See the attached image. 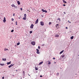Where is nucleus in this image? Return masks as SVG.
I'll use <instances>...</instances> for the list:
<instances>
[{"instance_id": "c03bdc74", "label": "nucleus", "mask_w": 79, "mask_h": 79, "mask_svg": "<svg viewBox=\"0 0 79 79\" xmlns=\"http://www.w3.org/2000/svg\"><path fill=\"white\" fill-rule=\"evenodd\" d=\"M19 19H21V17H19Z\"/></svg>"}, {"instance_id": "a19ab883", "label": "nucleus", "mask_w": 79, "mask_h": 79, "mask_svg": "<svg viewBox=\"0 0 79 79\" xmlns=\"http://www.w3.org/2000/svg\"><path fill=\"white\" fill-rule=\"evenodd\" d=\"M65 28H66V29H68V27H66Z\"/></svg>"}, {"instance_id": "6e6552de", "label": "nucleus", "mask_w": 79, "mask_h": 79, "mask_svg": "<svg viewBox=\"0 0 79 79\" xmlns=\"http://www.w3.org/2000/svg\"><path fill=\"white\" fill-rule=\"evenodd\" d=\"M3 22L4 23H6V18L5 17H4V19L3 20Z\"/></svg>"}, {"instance_id": "473e14b6", "label": "nucleus", "mask_w": 79, "mask_h": 79, "mask_svg": "<svg viewBox=\"0 0 79 79\" xmlns=\"http://www.w3.org/2000/svg\"><path fill=\"white\" fill-rule=\"evenodd\" d=\"M20 10H21V11H23V8H20Z\"/></svg>"}, {"instance_id": "4be33fe9", "label": "nucleus", "mask_w": 79, "mask_h": 79, "mask_svg": "<svg viewBox=\"0 0 79 79\" xmlns=\"http://www.w3.org/2000/svg\"><path fill=\"white\" fill-rule=\"evenodd\" d=\"M35 70H38V68H37V67H35Z\"/></svg>"}, {"instance_id": "f257e3e1", "label": "nucleus", "mask_w": 79, "mask_h": 79, "mask_svg": "<svg viewBox=\"0 0 79 79\" xmlns=\"http://www.w3.org/2000/svg\"><path fill=\"white\" fill-rule=\"evenodd\" d=\"M11 6L12 7H14L15 8H18V7L17 6H15V4H12L11 5Z\"/></svg>"}, {"instance_id": "79ce46f5", "label": "nucleus", "mask_w": 79, "mask_h": 79, "mask_svg": "<svg viewBox=\"0 0 79 79\" xmlns=\"http://www.w3.org/2000/svg\"><path fill=\"white\" fill-rule=\"evenodd\" d=\"M2 79H4V77H2Z\"/></svg>"}, {"instance_id": "3c124183", "label": "nucleus", "mask_w": 79, "mask_h": 79, "mask_svg": "<svg viewBox=\"0 0 79 79\" xmlns=\"http://www.w3.org/2000/svg\"><path fill=\"white\" fill-rule=\"evenodd\" d=\"M54 63H56V62H54Z\"/></svg>"}, {"instance_id": "c756f323", "label": "nucleus", "mask_w": 79, "mask_h": 79, "mask_svg": "<svg viewBox=\"0 0 79 79\" xmlns=\"http://www.w3.org/2000/svg\"><path fill=\"white\" fill-rule=\"evenodd\" d=\"M52 24V23L51 22H49V25H50V24Z\"/></svg>"}, {"instance_id": "dca6fc26", "label": "nucleus", "mask_w": 79, "mask_h": 79, "mask_svg": "<svg viewBox=\"0 0 79 79\" xmlns=\"http://www.w3.org/2000/svg\"><path fill=\"white\" fill-rule=\"evenodd\" d=\"M2 61H6V58L4 59V58H2Z\"/></svg>"}, {"instance_id": "9d476101", "label": "nucleus", "mask_w": 79, "mask_h": 79, "mask_svg": "<svg viewBox=\"0 0 79 79\" xmlns=\"http://www.w3.org/2000/svg\"><path fill=\"white\" fill-rule=\"evenodd\" d=\"M42 11H43V12H45V13L47 12V11L45 10H44V9H42Z\"/></svg>"}, {"instance_id": "f3484780", "label": "nucleus", "mask_w": 79, "mask_h": 79, "mask_svg": "<svg viewBox=\"0 0 79 79\" xmlns=\"http://www.w3.org/2000/svg\"><path fill=\"white\" fill-rule=\"evenodd\" d=\"M63 52H64V50H63L62 51H61L60 52V54H61Z\"/></svg>"}, {"instance_id": "58836bf2", "label": "nucleus", "mask_w": 79, "mask_h": 79, "mask_svg": "<svg viewBox=\"0 0 79 79\" xmlns=\"http://www.w3.org/2000/svg\"><path fill=\"white\" fill-rule=\"evenodd\" d=\"M63 6H66L64 4L63 5Z\"/></svg>"}, {"instance_id": "5701e85b", "label": "nucleus", "mask_w": 79, "mask_h": 79, "mask_svg": "<svg viewBox=\"0 0 79 79\" xmlns=\"http://www.w3.org/2000/svg\"><path fill=\"white\" fill-rule=\"evenodd\" d=\"M1 66H4V64H0Z\"/></svg>"}, {"instance_id": "f8f14e48", "label": "nucleus", "mask_w": 79, "mask_h": 79, "mask_svg": "<svg viewBox=\"0 0 79 79\" xmlns=\"http://www.w3.org/2000/svg\"><path fill=\"white\" fill-rule=\"evenodd\" d=\"M55 36L56 37H59V35H58V34L56 35H55Z\"/></svg>"}, {"instance_id": "a18cd8bd", "label": "nucleus", "mask_w": 79, "mask_h": 79, "mask_svg": "<svg viewBox=\"0 0 79 79\" xmlns=\"http://www.w3.org/2000/svg\"><path fill=\"white\" fill-rule=\"evenodd\" d=\"M64 14H66V12H64Z\"/></svg>"}, {"instance_id": "2f4dec72", "label": "nucleus", "mask_w": 79, "mask_h": 79, "mask_svg": "<svg viewBox=\"0 0 79 79\" xmlns=\"http://www.w3.org/2000/svg\"><path fill=\"white\" fill-rule=\"evenodd\" d=\"M11 20H12V21H14V19L13 18H12Z\"/></svg>"}, {"instance_id": "4c0bfd02", "label": "nucleus", "mask_w": 79, "mask_h": 79, "mask_svg": "<svg viewBox=\"0 0 79 79\" xmlns=\"http://www.w3.org/2000/svg\"><path fill=\"white\" fill-rule=\"evenodd\" d=\"M53 60H55V58L53 57Z\"/></svg>"}, {"instance_id": "2eb2a0df", "label": "nucleus", "mask_w": 79, "mask_h": 79, "mask_svg": "<svg viewBox=\"0 0 79 79\" xmlns=\"http://www.w3.org/2000/svg\"><path fill=\"white\" fill-rule=\"evenodd\" d=\"M44 63V62L43 61H42L41 62H40V64H39V65H40V64H42V63Z\"/></svg>"}, {"instance_id": "aec40b11", "label": "nucleus", "mask_w": 79, "mask_h": 79, "mask_svg": "<svg viewBox=\"0 0 79 79\" xmlns=\"http://www.w3.org/2000/svg\"><path fill=\"white\" fill-rule=\"evenodd\" d=\"M63 2L64 3H67V2L64 1H64H63Z\"/></svg>"}, {"instance_id": "0eeeda50", "label": "nucleus", "mask_w": 79, "mask_h": 79, "mask_svg": "<svg viewBox=\"0 0 79 79\" xmlns=\"http://www.w3.org/2000/svg\"><path fill=\"white\" fill-rule=\"evenodd\" d=\"M56 29H58V28H59V24H57L56 25Z\"/></svg>"}, {"instance_id": "7c9ffc66", "label": "nucleus", "mask_w": 79, "mask_h": 79, "mask_svg": "<svg viewBox=\"0 0 79 79\" xmlns=\"http://www.w3.org/2000/svg\"><path fill=\"white\" fill-rule=\"evenodd\" d=\"M56 75L57 76H58V75H59V73H57L56 74Z\"/></svg>"}, {"instance_id": "c85d7f7f", "label": "nucleus", "mask_w": 79, "mask_h": 79, "mask_svg": "<svg viewBox=\"0 0 79 79\" xmlns=\"http://www.w3.org/2000/svg\"><path fill=\"white\" fill-rule=\"evenodd\" d=\"M38 48L39 49H40V47L39 46L38 47Z\"/></svg>"}, {"instance_id": "09e8293b", "label": "nucleus", "mask_w": 79, "mask_h": 79, "mask_svg": "<svg viewBox=\"0 0 79 79\" xmlns=\"http://www.w3.org/2000/svg\"><path fill=\"white\" fill-rule=\"evenodd\" d=\"M27 11H29V10H27Z\"/></svg>"}, {"instance_id": "8fccbe9b", "label": "nucleus", "mask_w": 79, "mask_h": 79, "mask_svg": "<svg viewBox=\"0 0 79 79\" xmlns=\"http://www.w3.org/2000/svg\"><path fill=\"white\" fill-rule=\"evenodd\" d=\"M28 75H29V76H30V75H29V74H28Z\"/></svg>"}, {"instance_id": "393cba45", "label": "nucleus", "mask_w": 79, "mask_h": 79, "mask_svg": "<svg viewBox=\"0 0 79 79\" xmlns=\"http://www.w3.org/2000/svg\"><path fill=\"white\" fill-rule=\"evenodd\" d=\"M26 14H25L24 15V17H26Z\"/></svg>"}, {"instance_id": "ea45409f", "label": "nucleus", "mask_w": 79, "mask_h": 79, "mask_svg": "<svg viewBox=\"0 0 79 79\" xmlns=\"http://www.w3.org/2000/svg\"><path fill=\"white\" fill-rule=\"evenodd\" d=\"M44 45H45V44H42V46H44Z\"/></svg>"}, {"instance_id": "ddd939ff", "label": "nucleus", "mask_w": 79, "mask_h": 79, "mask_svg": "<svg viewBox=\"0 0 79 79\" xmlns=\"http://www.w3.org/2000/svg\"><path fill=\"white\" fill-rule=\"evenodd\" d=\"M17 4H18V5H20V2H19V1H17Z\"/></svg>"}, {"instance_id": "5fc2aeb1", "label": "nucleus", "mask_w": 79, "mask_h": 79, "mask_svg": "<svg viewBox=\"0 0 79 79\" xmlns=\"http://www.w3.org/2000/svg\"><path fill=\"white\" fill-rule=\"evenodd\" d=\"M17 0V1H18V0Z\"/></svg>"}, {"instance_id": "c9c22d12", "label": "nucleus", "mask_w": 79, "mask_h": 79, "mask_svg": "<svg viewBox=\"0 0 79 79\" xmlns=\"http://www.w3.org/2000/svg\"><path fill=\"white\" fill-rule=\"evenodd\" d=\"M68 22H69V23H71V22H69V20H68Z\"/></svg>"}, {"instance_id": "de8ad7c7", "label": "nucleus", "mask_w": 79, "mask_h": 79, "mask_svg": "<svg viewBox=\"0 0 79 79\" xmlns=\"http://www.w3.org/2000/svg\"><path fill=\"white\" fill-rule=\"evenodd\" d=\"M40 77H42V76H40Z\"/></svg>"}, {"instance_id": "9b49d317", "label": "nucleus", "mask_w": 79, "mask_h": 79, "mask_svg": "<svg viewBox=\"0 0 79 79\" xmlns=\"http://www.w3.org/2000/svg\"><path fill=\"white\" fill-rule=\"evenodd\" d=\"M14 65V64H11V65H10V66H8L9 68H11V67H12V66H13Z\"/></svg>"}, {"instance_id": "49530a36", "label": "nucleus", "mask_w": 79, "mask_h": 79, "mask_svg": "<svg viewBox=\"0 0 79 79\" xmlns=\"http://www.w3.org/2000/svg\"><path fill=\"white\" fill-rule=\"evenodd\" d=\"M23 74H24V73H25L24 71L23 72Z\"/></svg>"}, {"instance_id": "423d86ee", "label": "nucleus", "mask_w": 79, "mask_h": 79, "mask_svg": "<svg viewBox=\"0 0 79 79\" xmlns=\"http://www.w3.org/2000/svg\"><path fill=\"white\" fill-rule=\"evenodd\" d=\"M40 24L41 26H44V23L43 22H41Z\"/></svg>"}, {"instance_id": "39448f33", "label": "nucleus", "mask_w": 79, "mask_h": 79, "mask_svg": "<svg viewBox=\"0 0 79 79\" xmlns=\"http://www.w3.org/2000/svg\"><path fill=\"white\" fill-rule=\"evenodd\" d=\"M36 50L37 51L36 53H37V54H39V53H40V52H39V49H36Z\"/></svg>"}, {"instance_id": "4468645a", "label": "nucleus", "mask_w": 79, "mask_h": 79, "mask_svg": "<svg viewBox=\"0 0 79 79\" xmlns=\"http://www.w3.org/2000/svg\"><path fill=\"white\" fill-rule=\"evenodd\" d=\"M48 64H51V62H50L49 61H48Z\"/></svg>"}, {"instance_id": "b1692460", "label": "nucleus", "mask_w": 79, "mask_h": 79, "mask_svg": "<svg viewBox=\"0 0 79 79\" xmlns=\"http://www.w3.org/2000/svg\"><path fill=\"white\" fill-rule=\"evenodd\" d=\"M6 50H8V49L7 48H5L4 49V51H6Z\"/></svg>"}, {"instance_id": "603ef678", "label": "nucleus", "mask_w": 79, "mask_h": 79, "mask_svg": "<svg viewBox=\"0 0 79 79\" xmlns=\"http://www.w3.org/2000/svg\"><path fill=\"white\" fill-rule=\"evenodd\" d=\"M16 71H18V70H16Z\"/></svg>"}, {"instance_id": "f704fd0d", "label": "nucleus", "mask_w": 79, "mask_h": 79, "mask_svg": "<svg viewBox=\"0 0 79 79\" xmlns=\"http://www.w3.org/2000/svg\"><path fill=\"white\" fill-rule=\"evenodd\" d=\"M13 31H14V30H12L11 31V32H13Z\"/></svg>"}, {"instance_id": "20e7f679", "label": "nucleus", "mask_w": 79, "mask_h": 79, "mask_svg": "<svg viewBox=\"0 0 79 79\" xmlns=\"http://www.w3.org/2000/svg\"><path fill=\"white\" fill-rule=\"evenodd\" d=\"M57 23H60V21H61V19H60V18H59L57 19Z\"/></svg>"}, {"instance_id": "6e6d98bb", "label": "nucleus", "mask_w": 79, "mask_h": 79, "mask_svg": "<svg viewBox=\"0 0 79 79\" xmlns=\"http://www.w3.org/2000/svg\"><path fill=\"white\" fill-rule=\"evenodd\" d=\"M29 12H30V11H29Z\"/></svg>"}, {"instance_id": "864d4df0", "label": "nucleus", "mask_w": 79, "mask_h": 79, "mask_svg": "<svg viewBox=\"0 0 79 79\" xmlns=\"http://www.w3.org/2000/svg\"><path fill=\"white\" fill-rule=\"evenodd\" d=\"M63 0V1H64V0Z\"/></svg>"}, {"instance_id": "412c9836", "label": "nucleus", "mask_w": 79, "mask_h": 79, "mask_svg": "<svg viewBox=\"0 0 79 79\" xmlns=\"http://www.w3.org/2000/svg\"><path fill=\"white\" fill-rule=\"evenodd\" d=\"M74 38V36H72L70 38L71 39H73V38Z\"/></svg>"}, {"instance_id": "f03ea898", "label": "nucleus", "mask_w": 79, "mask_h": 79, "mask_svg": "<svg viewBox=\"0 0 79 79\" xmlns=\"http://www.w3.org/2000/svg\"><path fill=\"white\" fill-rule=\"evenodd\" d=\"M31 44L33 45H35V43L34 41H32L31 42Z\"/></svg>"}, {"instance_id": "7ed1b4c3", "label": "nucleus", "mask_w": 79, "mask_h": 79, "mask_svg": "<svg viewBox=\"0 0 79 79\" xmlns=\"http://www.w3.org/2000/svg\"><path fill=\"white\" fill-rule=\"evenodd\" d=\"M34 25H33V24H31V26H30V28L31 29H33L34 28Z\"/></svg>"}, {"instance_id": "e433bc0d", "label": "nucleus", "mask_w": 79, "mask_h": 79, "mask_svg": "<svg viewBox=\"0 0 79 79\" xmlns=\"http://www.w3.org/2000/svg\"><path fill=\"white\" fill-rule=\"evenodd\" d=\"M15 23H16V25H17V22H15Z\"/></svg>"}, {"instance_id": "a878e982", "label": "nucleus", "mask_w": 79, "mask_h": 79, "mask_svg": "<svg viewBox=\"0 0 79 79\" xmlns=\"http://www.w3.org/2000/svg\"><path fill=\"white\" fill-rule=\"evenodd\" d=\"M19 44H20V43H19H19H17V45H19Z\"/></svg>"}, {"instance_id": "a211bd4d", "label": "nucleus", "mask_w": 79, "mask_h": 79, "mask_svg": "<svg viewBox=\"0 0 79 79\" xmlns=\"http://www.w3.org/2000/svg\"><path fill=\"white\" fill-rule=\"evenodd\" d=\"M7 64H11V61H10V62H7Z\"/></svg>"}, {"instance_id": "bb28decb", "label": "nucleus", "mask_w": 79, "mask_h": 79, "mask_svg": "<svg viewBox=\"0 0 79 79\" xmlns=\"http://www.w3.org/2000/svg\"><path fill=\"white\" fill-rule=\"evenodd\" d=\"M64 56H65L64 55H62V58H64Z\"/></svg>"}, {"instance_id": "6ab92c4d", "label": "nucleus", "mask_w": 79, "mask_h": 79, "mask_svg": "<svg viewBox=\"0 0 79 79\" xmlns=\"http://www.w3.org/2000/svg\"><path fill=\"white\" fill-rule=\"evenodd\" d=\"M23 19H24V20H26V17H24L23 18Z\"/></svg>"}, {"instance_id": "72a5a7b5", "label": "nucleus", "mask_w": 79, "mask_h": 79, "mask_svg": "<svg viewBox=\"0 0 79 79\" xmlns=\"http://www.w3.org/2000/svg\"><path fill=\"white\" fill-rule=\"evenodd\" d=\"M13 16H15V14H13Z\"/></svg>"}, {"instance_id": "cd10ccee", "label": "nucleus", "mask_w": 79, "mask_h": 79, "mask_svg": "<svg viewBox=\"0 0 79 79\" xmlns=\"http://www.w3.org/2000/svg\"><path fill=\"white\" fill-rule=\"evenodd\" d=\"M32 31H30V34H32Z\"/></svg>"}, {"instance_id": "1a4fd4ad", "label": "nucleus", "mask_w": 79, "mask_h": 79, "mask_svg": "<svg viewBox=\"0 0 79 79\" xmlns=\"http://www.w3.org/2000/svg\"><path fill=\"white\" fill-rule=\"evenodd\" d=\"M38 22H39V19H37L35 21V24H37Z\"/></svg>"}, {"instance_id": "37998d69", "label": "nucleus", "mask_w": 79, "mask_h": 79, "mask_svg": "<svg viewBox=\"0 0 79 79\" xmlns=\"http://www.w3.org/2000/svg\"><path fill=\"white\" fill-rule=\"evenodd\" d=\"M41 16H42V17H44V15H42Z\"/></svg>"}]
</instances>
